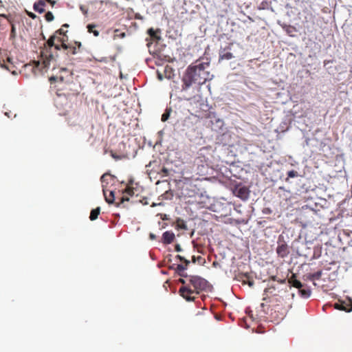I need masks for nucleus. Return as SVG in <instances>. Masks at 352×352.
<instances>
[{
  "label": "nucleus",
  "instance_id": "1",
  "mask_svg": "<svg viewBox=\"0 0 352 352\" xmlns=\"http://www.w3.org/2000/svg\"><path fill=\"white\" fill-rule=\"evenodd\" d=\"M210 62H200L197 60L194 64L189 65L182 78V91H187L193 85L199 86L212 79L210 72L206 70Z\"/></svg>",
  "mask_w": 352,
  "mask_h": 352
},
{
  "label": "nucleus",
  "instance_id": "2",
  "mask_svg": "<svg viewBox=\"0 0 352 352\" xmlns=\"http://www.w3.org/2000/svg\"><path fill=\"white\" fill-rule=\"evenodd\" d=\"M190 285H183L179 289V294L187 301H194L196 296L205 290L208 287V281L198 276H189Z\"/></svg>",
  "mask_w": 352,
  "mask_h": 352
},
{
  "label": "nucleus",
  "instance_id": "3",
  "mask_svg": "<svg viewBox=\"0 0 352 352\" xmlns=\"http://www.w3.org/2000/svg\"><path fill=\"white\" fill-rule=\"evenodd\" d=\"M54 60L52 52H41V60H33L31 63L23 65L24 70L28 72L31 71L34 75L46 72L50 67V62Z\"/></svg>",
  "mask_w": 352,
  "mask_h": 352
},
{
  "label": "nucleus",
  "instance_id": "4",
  "mask_svg": "<svg viewBox=\"0 0 352 352\" xmlns=\"http://www.w3.org/2000/svg\"><path fill=\"white\" fill-rule=\"evenodd\" d=\"M124 194L120 199L119 202L116 203V206L117 207H120L124 201H131V203H136L138 201H140V200L138 201L134 199L135 196V190L133 187L127 186L123 192Z\"/></svg>",
  "mask_w": 352,
  "mask_h": 352
},
{
  "label": "nucleus",
  "instance_id": "5",
  "mask_svg": "<svg viewBox=\"0 0 352 352\" xmlns=\"http://www.w3.org/2000/svg\"><path fill=\"white\" fill-rule=\"evenodd\" d=\"M59 41L61 42V50H64L67 52V54L74 55L77 54V48H80L81 47V43L80 42H75L74 45L66 44L64 43L63 38H60Z\"/></svg>",
  "mask_w": 352,
  "mask_h": 352
},
{
  "label": "nucleus",
  "instance_id": "6",
  "mask_svg": "<svg viewBox=\"0 0 352 352\" xmlns=\"http://www.w3.org/2000/svg\"><path fill=\"white\" fill-rule=\"evenodd\" d=\"M334 308L338 310L350 312L352 311V300L351 298H348L347 302L340 301L339 302L335 303Z\"/></svg>",
  "mask_w": 352,
  "mask_h": 352
},
{
  "label": "nucleus",
  "instance_id": "7",
  "mask_svg": "<svg viewBox=\"0 0 352 352\" xmlns=\"http://www.w3.org/2000/svg\"><path fill=\"white\" fill-rule=\"evenodd\" d=\"M61 38L60 36L54 34L50 37V38L47 41V46L51 48L54 47L55 50H61V42L59 41V39Z\"/></svg>",
  "mask_w": 352,
  "mask_h": 352
},
{
  "label": "nucleus",
  "instance_id": "8",
  "mask_svg": "<svg viewBox=\"0 0 352 352\" xmlns=\"http://www.w3.org/2000/svg\"><path fill=\"white\" fill-rule=\"evenodd\" d=\"M235 195L243 200H246L249 197L250 191L245 186L236 188L234 190Z\"/></svg>",
  "mask_w": 352,
  "mask_h": 352
},
{
  "label": "nucleus",
  "instance_id": "9",
  "mask_svg": "<svg viewBox=\"0 0 352 352\" xmlns=\"http://www.w3.org/2000/svg\"><path fill=\"white\" fill-rule=\"evenodd\" d=\"M276 252L279 256L286 257L289 253L288 245L285 243L279 244L276 248Z\"/></svg>",
  "mask_w": 352,
  "mask_h": 352
},
{
  "label": "nucleus",
  "instance_id": "10",
  "mask_svg": "<svg viewBox=\"0 0 352 352\" xmlns=\"http://www.w3.org/2000/svg\"><path fill=\"white\" fill-rule=\"evenodd\" d=\"M175 234L171 231H166L162 234V242L164 244H170L175 240Z\"/></svg>",
  "mask_w": 352,
  "mask_h": 352
},
{
  "label": "nucleus",
  "instance_id": "11",
  "mask_svg": "<svg viewBox=\"0 0 352 352\" xmlns=\"http://www.w3.org/2000/svg\"><path fill=\"white\" fill-rule=\"evenodd\" d=\"M188 265L184 263L182 264H173V266L170 267V269H174L177 272L179 276L182 277H187V274L184 272V270L187 269Z\"/></svg>",
  "mask_w": 352,
  "mask_h": 352
},
{
  "label": "nucleus",
  "instance_id": "12",
  "mask_svg": "<svg viewBox=\"0 0 352 352\" xmlns=\"http://www.w3.org/2000/svg\"><path fill=\"white\" fill-rule=\"evenodd\" d=\"M102 191H103V194H104V196L105 201L108 204H113V203H114V200H115L114 192L111 190L109 192V195H107V189H106V187L104 186H103Z\"/></svg>",
  "mask_w": 352,
  "mask_h": 352
},
{
  "label": "nucleus",
  "instance_id": "13",
  "mask_svg": "<svg viewBox=\"0 0 352 352\" xmlns=\"http://www.w3.org/2000/svg\"><path fill=\"white\" fill-rule=\"evenodd\" d=\"M288 282L292 286L298 288V289L302 287V284L300 281L296 279V274H293L289 278Z\"/></svg>",
  "mask_w": 352,
  "mask_h": 352
},
{
  "label": "nucleus",
  "instance_id": "14",
  "mask_svg": "<svg viewBox=\"0 0 352 352\" xmlns=\"http://www.w3.org/2000/svg\"><path fill=\"white\" fill-rule=\"evenodd\" d=\"M46 6V2L44 0H40L38 2L35 3L34 5V9L35 11L41 13L45 11V7Z\"/></svg>",
  "mask_w": 352,
  "mask_h": 352
},
{
  "label": "nucleus",
  "instance_id": "15",
  "mask_svg": "<svg viewBox=\"0 0 352 352\" xmlns=\"http://www.w3.org/2000/svg\"><path fill=\"white\" fill-rule=\"evenodd\" d=\"M322 274V270H319L313 274H309L307 275V279L310 281H314L316 280H320Z\"/></svg>",
  "mask_w": 352,
  "mask_h": 352
},
{
  "label": "nucleus",
  "instance_id": "16",
  "mask_svg": "<svg viewBox=\"0 0 352 352\" xmlns=\"http://www.w3.org/2000/svg\"><path fill=\"white\" fill-rule=\"evenodd\" d=\"M175 228L177 230H188V227H187V225H186V222L183 219H182L180 218H177L176 219Z\"/></svg>",
  "mask_w": 352,
  "mask_h": 352
},
{
  "label": "nucleus",
  "instance_id": "17",
  "mask_svg": "<svg viewBox=\"0 0 352 352\" xmlns=\"http://www.w3.org/2000/svg\"><path fill=\"white\" fill-rule=\"evenodd\" d=\"M96 25L95 24H88L87 26V32L89 33L93 34L95 36H99V31L96 30Z\"/></svg>",
  "mask_w": 352,
  "mask_h": 352
},
{
  "label": "nucleus",
  "instance_id": "18",
  "mask_svg": "<svg viewBox=\"0 0 352 352\" xmlns=\"http://www.w3.org/2000/svg\"><path fill=\"white\" fill-rule=\"evenodd\" d=\"M100 207H98L95 209H93L91 211V213H90V216H89V219L91 221H94L96 219H98V217L100 214Z\"/></svg>",
  "mask_w": 352,
  "mask_h": 352
},
{
  "label": "nucleus",
  "instance_id": "19",
  "mask_svg": "<svg viewBox=\"0 0 352 352\" xmlns=\"http://www.w3.org/2000/svg\"><path fill=\"white\" fill-rule=\"evenodd\" d=\"M299 294L302 298H308L311 294V292L309 289H299Z\"/></svg>",
  "mask_w": 352,
  "mask_h": 352
},
{
  "label": "nucleus",
  "instance_id": "20",
  "mask_svg": "<svg viewBox=\"0 0 352 352\" xmlns=\"http://www.w3.org/2000/svg\"><path fill=\"white\" fill-rule=\"evenodd\" d=\"M147 33L153 39L159 40L160 38L157 32L153 28H149Z\"/></svg>",
  "mask_w": 352,
  "mask_h": 352
},
{
  "label": "nucleus",
  "instance_id": "21",
  "mask_svg": "<svg viewBox=\"0 0 352 352\" xmlns=\"http://www.w3.org/2000/svg\"><path fill=\"white\" fill-rule=\"evenodd\" d=\"M220 60H230L233 58V55L231 52H226L223 54H220Z\"/></svg>",
  "mask_w": 352,
  "mask_h": 352
},
{
  "label": "nucleus",
  "instance_id": "22",
  "mask_svg": "<svg viewBox=\"0 0 352 352\" xmlns=\"http://www.w3.org/2000/svg\"><path fill=\"white\" fill-rule=\"evenodd\" d=\"M45 19L48 22H50L52 21H53L54 19V15L51 12H47L45 14Z\"/></svg>",
  "mask_w": 352,
  "mask_h": 352
},
{
  "label": "nucleus",
  "instance_id": "23",
  "mask_svg": "<svg viewBox=\"0 0 352 352\" xmlns=\"http://www.w3.org/2000/svg\"><path fill=\"white\" fill-rule=\"evenodd\" d=\"M287 176H288V177H291V178L296 177L298 176V173H297V171L294 170H289L287 173Z\"/></svg>",
  "mask_w": 352,
  "mask_h": 352
},
{
  "label": "nucleus",
  "instance_id": "24",
  "mask_svg": "<svg viewBox=\"0 0 352 352\" xmlns=\"http://www.w3.org/2000/svg\"><path fill=\"white\" fill-rule=\"evenodd\" d=\"M176 258L177 259H179L180 261L184 262L186 265H189L190 264V261L186 259L184 257H183V256H182L180 255H177Z\"/></svg>",
  "mask_w": 352,
  "mask_h": 352
},
{
  "label": "nucleus",
  "instance_id": "25",
  "mask_svg": "<svg viewBox=\"0 0 352 352\" xmlns=\"http://www.w3.org/2000/svg\"><path fill=\"white\" fill-rule=\"evenodd\" d=\"M161 173L163 177H167L169 175V170L166 167H163L161 170Z\"/></svg>",
  "mask_w": 352,
  "mask_h": 352
},
{
  "label": "nucleus",
  "instance_id": "26",
  "mask_svg": "<svg viewBox=\"0 0 352 352\" xmlns=\"http://www.w3.org/2000/svg\"><path fill=\"white\" fill-rule=\"evenodd\" d=\"M67 32L65 31L63 28H60L59 30H58L57 31H56L55 34L56 36L58 34V35H63V36H65V33Z\"/></svg>",
  "mask_w": 352,
  "mask_h": 352
},
{
  "label": "nucleus",
  "instance_id": "27",
  "mask_svg": "<svg viewBox=\"0 0 352 352\" xmlns=\"http://www.w3.org/2000/svg\"><path fill=\"white\" fill-rule=\"evenodd\" d=\"M168 117H169V113L165 112L162 114L161 120L162 122H165L168 119Z\"/></svg>",
  "mask_w": 352,
  "mask_h": 352
},
{
  "label": "nucleus",
  "instance_id": "28",
  "mask_svg": "<svg viewBox=\"0 0 352 352\" xmlns=\"http://www.w3.org/2000/svg\"><path fill=\"white\" fill-rule=\"evenodd\" d=\"M175 250L176 252H181L182 250L181 246L179 244L175 245Z\"/></svg>",
  "mask_w": 352,
  "mask_h": 352
},
{
  "label": "nucleus",
  "instance_id": "29",
  "mask_svg": "<svg viewBox=\"0 0 352 352\" xmlns=\"http://www.w3.org/2000/svg\"><path fill=\"white\" fill-rule=\"evenodd\" d=\"M107 176H109V175H107V174H104V175H102V177H101V178H100V180H101V182H102V183H103V182H104V181H105V178H106V177H107Z\"/></svg>",
  "mask_w": 352,
  "mask_h": 352
},
{
  "label": "nucleus",
  "instance_id": "30",
  "mask_svg": "<svg viewBox=\"0 0 352 352\" xmlns=\"http://www.w3.org/2000/svg\"><path fill=\"white\" fill-rule=\"evenodd\" d=\"M160 215L161 219L162 220H167L168 219V217H167V215L166 214H160Z\"/></svg>",
  "mask_w": 352,
  "mask_h": 352
},
{
  "label": "nucleus",
  "instance_id": "31",
  "mask_svg": "<svg viewBox=\"0 0 352 352\" xmlns=\"http://www.w3.org/2000/svg\"><path fill=\"white\" fill-rule=\"evenodd\" d=\"M126 36V34L124 32H122V33H120L119 35L118 34H116L114 36H119L120 38H124Z\"/></svg>",
  "mask_w": 352,
  "mask_h": 352
},
{
  "label": "nucleus",
  "instance_id": "32",
  "mask_svg": "<svg viewBox=\"0 0 352 352\" xmlns=\"http://www.w3.org/2000/svg\"><path fill=\"white\" fill-rule=\"evenodd\" d=\"M179 283H181L183 285L186 284V280L184 279H183V278H179Z\"/></svg>",
  "mask_w": 352,
  "mask_h": 352
},
{
  "label": "nucleus",
  "instance_id": "33",
  "mask_svg": "<svg viewBox=\"0 0 352 352\" xmlns=\"http://www.w3.org/2000/svg\"><path fill=\"white\" fill-rule=\"evenodd\" d=\"M80 10L82 11L84 14H87V10H85L82 7H80Z\"/></svg>",
  "mask_w": 352,
  "mask_h": 352
},
{
  "label": "nucleus",
  "instance_id": "34",
  "mask_svg": "<svg viewBox=\"0 0 352 352\" xmlns=\"http://www.w3.org/2000/svg\"><path fill=\"white\" fill-rule=\"evenodd\" d=\"M56 80V77H54V76L51 77V78H50V80L51 82H52V81H55Z\"/></svg>",
  "mask_w": 352,
  "mask_h": 352
},
{
  "label": "nucleus",
  "instance_id": "35",
  "mask_svg": "<svg viewBox=\"0 0 352 352\" xmlns=\"http://www.w3.org/2000/svg\"><path fill=\"white\" fill-rule=\"evenodd\" d=\"M150 238L152 239H155V235L154 234L151 233L150 234Z\"/></svg>",
  "mask_w": 352,
  "mask_h": 352
},
{
  "label": "nucleus",
  "instance_id": "36",
  "mask_svg": "<svg viewBox=\"0 0 352 352\" xmlns=\"http://www.w3.org/2000/svg\"><path fill=\"white\" fill-rule=\"evenodd\" d=\"M28 15L33 19L35 17V15L33 13H28Z\"/></svg>",
  "mask_w": 352,
  "mask_h": 352
},
{
  "label": "nucleus",
  "instance_id": "37",
  "mask_svg": "<svg viewBox=\"0 0 352 352\" xmlns=\"http://www.w3.org/2000/svg\"><path fill=\"white\" fill-rule=\"evenodd\" d=\"M192 262H193V263H195V262H196V258H195V256H192Z\"/></svg>",
  "mask_w": 352,
  "mask_h": 352
},
{
  "label": "nucleus",
  "instance_id": "38",
  "mask_svg": "<svg viewBox=\"0 0 352 352\" xmlns=\"http://www.w3.org/2000/svg\"><path fill=\"white\" fill-rule=\"evenodd\" d=\"M248 284H249L250 286H252L254 285V282L253 281H249Z\"/></svg>",
  "mask_w": 352,
  "mask_h": 352
},
{
  "label": "nucleus",
  "instance_id": "39",
  "mask_svg": "<svg viewBox=\"0 0 352 352\" xmlns=\"http://www.w3.org/2000/svg\"><path fill=\"white\" fill-rule=\"evenodd\" d=\"M68 26H69V25H68L67 24H64V25H63V27H65V28H67Z\"/></svg>",
  "mask_w": 352,
  "mask_h": 352
},
{
  "label": "nucleus",
  "instance_id": "40",
  "mask_svg": "<svg viewBox=\"0 0 352 352\" xmlns=\"http://www.w3.org/2000/svg\"><path fill=\"white\" fill-rule=\"evenodd\" d=\"M267 290H268V289H265V292H267Z\"/></svg>",
  "mask_w": 352,
  "mask_h": 352
}]
</instances>
